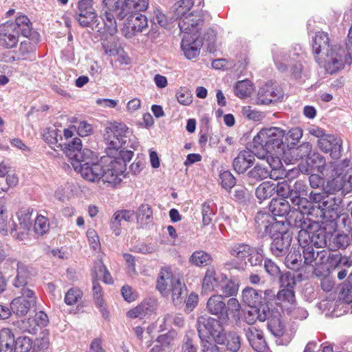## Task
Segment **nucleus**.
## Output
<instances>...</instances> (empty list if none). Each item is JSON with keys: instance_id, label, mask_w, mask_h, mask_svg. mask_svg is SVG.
<instances>
[{"instance_id": "obj_1", "label": "nucleus", "mask_w": 352, "mask_h": 352, "mask_svg": "<svg viewBox=\"0 0 352 352\" xmlns=\"http://www.w3.org/2000/svg\"><path fill=\"white\" fill-rule=\"evenodd\" d=\"M65 153L70 160L75 171L80 173L86 181L98 183L102 181L111 185L119 184V179L115 176L110 168L109 164L102 158L100 162H94V153L88 149H82V142L80 138H75L72 142L65 147Z\"/></svg>"}, {"instance_id": "obj_2", "label": "nucleus", "mask_w": 352, "mask_h": 352, "mask_svg": "<svg viewBox=\"0 0 352 352\" xmlns=\"http://www.w3.org/2000/svg\"><path fill=\"white\" fill-rule=\"evenodd\" d=\"M104 12L101 15L107 32L113 34L117 31L116 18L122 20L129 14L147 9L148 0H102Z\"/></svg>"}, {"instance_id": "obj_3", "label": "nucleus", "mask_w": 352, "mask_h": 352, "mask_svg": "<svg viewBox=\"0 0 352 352\" xmlns=\"http://www.w3.org/2000/svg\"><path fill=\"white\" fill-rule=\"evenodd\" d=\"M312 48L315 55H325V67L331 74L342 69L345 62H348L344 49L339 45L330 46L328 34L325 32H318L316 34Z\"/></svg>"}, {"instance_id": "obj_4", "label": "nucleus", "mask_w": 352, "mask_h": 352, "mask_svg": "<svg viewBox=\"0 0 352 352\" xmlns=\"http://www.w3.org/2000/svg\"><path fill=\"white\" fill-rule=\"evenodd\" d=\"M294 226L299 228L298 241L300 247L311 245L316 249L327 245V232L318 222L305 219L301 212H296Z\"/></svg>"}, {"instance_id": "obj_5", "label": "nucleus", "mask_w": 352, "mask_h": 352, "mask_svg": "<svg viewBox=\"0 0 352 352\" xmlns=\"http://www.w3.org/2000/svg\"><path fill=\"white\" fill-rule=\"evenodd\" d=\"M285 131L278 127H270L261 129L253 138V146L261 147V152L257 153L258 157H263L265 153H274L280 155L283 153V138Z\"/></svg>"}, {"instance_id": "obj_6", "label": "nucleus", "mask_w": 352, "mask_h": 352, "mask_svg": "<svg viewBox=\"0 0 352 352\" xmlns=\"http://www.w3.org/2000/svg\"><path fill=\"white\" fill-rule=\"evenodd\" d=\"M105 131L104 140L107 145L108 155H113V152L118 151L126 144V147L133 148L137 146L136 142H133L129 145L131 132L124 124L113 123L107 127Z\"/></svg>"}, {"instance_id": "obj_7", "label": "nucleus", "mask_w": 352, "mask_h": 352, "mask_svg": "<svg viewBox=\"0 0 352 352\" xmlns=\"http://www.w3.org/2000/svg\"><path fill=\"white\" fill-rule=\"evenodd\" d=\"M221 320L209 316H201L197 318V328L201 340L212 339L215 343L223 342V334L226 331Z\"/></svg>"}, {"instance_id": "obj_8", "label": "nucleus", "mask_w": 352, "mask_h": 352, "mask_svg": "<svg viewBox=\"0 0 352 352\" xmlns=\"http://www.w3.org/2000/svg\"><path fill=\"white\" fill-rule=\"evenodd\" d=\"M350 160H345L342 164H338L335 169L336 177L327 182L324 188L327 191L335 193L341 190L340 195L347 193L352 188V169L344 168L349 166Z\"/></svg>"}, {"instance_id": "obj_9", "label": "nucleus", "mask_w": 352, "mask_h": 352, "mask_svg": "<svg viewBox=\"0 0 352 352\" xmlns=\"http://www.w3.org/2000/svg\"><path fill=\"white\" fill-rule=\"evenodd\" d=\"M93 6L92 0H79L74 18L81 27L98 28V14Z\"/></svg>"}, {"instance_id": "obj_10", "label": "nucleus", "mask_w": 352, "mask_h": 352, "mask_svg": "<svg viewBox=\"0 0 352 352\" xmlns=\"http://www.w3.org/2000/svg\"><path fill=\"white\" fill-rule=\"evenodd\" d=\"M21 294L12 301L10 306L14 314L23 316L36 306V298L34 292L28 287H22Z\"/></svg>"}, {"instance_id": "obj_11", "label": "nucleus", "mask_w": 352, "mask_h": 352, "mask_svg": "<svg viewBox=\"0 0 352 352\" xmlns=\"http://www.w3.org/2000/svg\"><path fill=\"white\" fill-rule=\"evenodd\" d=\"M115 153V156L108 155L104 162L109 164L110 168L109 170H112L113 175L117 176L120 184L122 181L121 177L123 176L126 170V162L132 159L133 152L129 150H124L122 148Z\"/></svg>"}, {"instance_id": "obj_12", "label": "nucleus", "mask_w": 352, "mask_h": 352, "mask_svg": "<svg viewBox=\"0 0 352 352\" xmlns=\"http://www.w3.org/2000/svg\"><path fill=\"white\" fill-rule=\"evenodd\" d=\"M204 16L201 12H190L179 20L178 25L183 36L190 34L192 37H200L199 31L204 25Z\"/></svg>"}, {"instance_id": "obj_13", "label": "nucleus", "mask_w": 352, "mask_h": 352, "mask_svg": "<svg viewBox=\"0 0 352 352\" xmlns=\"http://www.w3.org/2000/svg\"><path fill=\"white\" fill-rule=\"evenodd\" d=\"M122 28V34L128 38H131L139 32H143L148 28L147 18L139 13L129 14Z\"/></svg>"}, {"instance_id": "obj_14", "label": "nucleus", "mask_w": 352, "mask_h": 352, "mask_svg": "<svg viewBox=\"0 0 352 352\" xmlns=\"http://www.w3.org/2000/svg\"><path fill=\"white\" fill-rule=\"evenodd\" d=\"M301 250L304 264L311 266L314 270L327 263L329 256V250L324 249L316 250L311 245L301 247Z\"/></svg>"}, {"instance_id": "obj_15", "label": "nucleus", "mask_w": 352, "mask_h": 352, "mask_svg": "<svg viewBox=\"0 0 352 352\" xmlns=\"http://www.w3.org/2000/svg\"><path fill=\"white\" fill-rule=\"evenodd\" d=\"M284 96L283 89L274 83H266L261 87L257 95V104H269L280 101Z\"/></svg>"}, {"instance_id": "obj_16", "label": "nucleus", "mask_w": 352, "mask_h": 352, "mask_svg": "<svg viewBox=\"0 0 352 352\" xmlns=\"http://www.w3.org/2000/svg\"><path fill=\"white\" fill-rule=\"evenodd\" d=\"M254 221L255 229L261 237L270 234L272 231L276 232L280 226L279 222L269 212H257Z\"/></svg>"}, {"instance_id": "obj_17", "label": "nucleus", "mask_w": 352, "mask_h": 352, "mask_svg": "<svg viewBox=\"0 0 352 352\" xmlns=\"http://www.w3.org/2000/svg\"><path fill=\"white\" fill-rule=\"evenodd\" d=\"M342 141L340 138L333 135H326L318 140V146L321 151L329 153L333 159H338L342 155Z\"/></svg>"}, {"instance_id": "obj_18", "label": "nucleus", "mask_w": 352, "mask_h": 352, "mask_svg": "<svg viewBox=\"0 0 352 352\" xmlns=\"http://www.w3.org/2000/svg\"><path fill=\"white\" fill-rule=\"evenodd\" d=\"M273 239L270 250L272 253L278 257L284 256L290 246L292 237L288 232H278L272 234L271 236Z\"/></svg>"}, {"instance_id": "obj_19", "label": "nucleus", "mask_w": 352, "mask_h": 352, "mask_svg": "<svg viewBox=\"0 0 352 352\" xmlns=\"http://www.w3.org/2000/svg\"><path fill=\"white\" fill-rule=\"evenodd\" d=\"M202 45L203 41L200 37H192L190 34L183 36L181 47L188 59H192L197 56Z\"/></svg>"}, {"instance_id": "obj_20", "label": "nucleus", "mask_w": 352, "mask_h": 352, "mask_svg": "<svg viewBox=\"0 0 352 352\" xmlns=\"http://www.w3.org/2000/svg\"><path fill=\"white\" fill-rule=\"evenodd\" d=\"M208 312L218 317L222 322H227V312H226V302L222 295L211 296L206 303Z\"/></svg>"}, {"instance_id": "obj_21", "label": "nucleus", "mask_w": 352, "mask_h": 352, "mask_svg": "<svg viewBox=\"0 0 352 352\" xmlns=\"http://www.w3.org/2000/svg\"><path fill=\"white\" fill-rule=\"evenodd\" d=\"M8 22L0 25V45L10 49L16 47L19 41V30H14Z\"/></svg>"}, {"instance_id": "obj_22", "label": "nucleus", "mask_w": 352, "mask_h": 352, "mask_svg": "<svg viewBox=\"0 0 352 352\" xmlns=\"http://www.w3.org/2000/svg\"><path fill=\"white\" fill-rule=\"evenodd\" d=\"M263 291L256 290L252 287H246L242 292L243 302L250 307L263 309V307H267L263 304L262 296Z\"/></svg>"}, {"instance_id": "obj_23", "label": "nucleus", "mask_w": 352, "mask_h": 352, "mask_svg": "<svg viewBox=\"0 0 352 352\" xmlns=\"http://www.w3.org/2000/svg\"><path fill=\"white\" fill-rule=\"evenodd\" d=\"M255 155L257 156V154L250 150L241 151L238 156L234 159V169L239 174L244 173L253 164Z\"/></svg>"}, {"instance_id": "obj_24", "label": "nucleus", "mask_w": 352, "mask_h": 352, "mask_svg": "<svg viewBox=\"0 0 352 352\" xmlns=\"http://www.w3.org/2000/svg\"><path fill=\"white\" fill-rule=\"evenodd\" d=\"M177 280L178 278L173 277L169 267L162 268L157 280V289L163 295H168L170 292V288L173 285V283H175V280Z\"/></svg>"}, {"instance_id": "obj_25", "label": "nucleus", "mask_w": 352, "mask_h": 352, "mask_svg": "<svg viewBox=\"0 0 352 352\" xmlns=\"http://www.w3.org/2000/svg\"><path fill=\"white\" fill-rule=\"evenodd\" d=\"M155 310V303L152 300L143 301L133 309H130L126 316L128 318H140L151 315Z\"/></svg>"}, {"instance_id": "obj_26", "label": "nucleus", "mask_w": 352, "mask_h": 352, "mask_svg": "<svg viewBox=\"0 0 352 352\" xmlns=\"http://www.w3.org/2000/svg\"><path fill=\"white\" fill-rule=\"evenodd\" d=\"M43 138L54 150H56V148H60L63 149L64 152L65 146L72 142L71 141L67 143L62 142L63 137L61 131L58 129H47L43 134Z\"/></svg>"}, {"instance_id": "obj_27", "label": "nucleus", "mask_w": 352, "mask_h": 352, "mask_svg": "<svg viewBox=\"0 0 352 352\" xmlns=\"http://www.w3.org/2000/svg\"><path fill=\"white\" fill-rule=\"evenodd\" d=\"M219 279L213 267H208L202 282V289L205 292L215 291L219 285Z\"/></svg>"}, {"instance_id": "obj_28", "label": "nucleus", "mask_w": 352, "mask_h": 352, "mask_svg": "<svg viewBox=\"0 0 352 352\" xmlns=\"http://www.w3.org/2000/svg\"><path fill=\"white\" fill-rule=\"evenodd\" d=\"M270 311L268 307H263V309L250 307L244 315V320L248 324H254L257 320L265 321L270 316Z\"/></svg>"}, {"instance_id": "obj_29", "label": "nucleus", "mask_w": 352, "mask_h": 352, "mask_svg": "<svg viewBox=\"0 0 352 352\" xmlns=\"http://www.w3.org/2000/svg\"><path fill=\"white\" fill-rule=\"evenodd\" d=\"M290 208L289 201L284 198H274L269 206L272 214L280 217L289 214Z\"/></svg>"}, {"instance_id": "obj_30", "label": "nucleus", "mask_w": 352, "mask_h": 352, "mask_svg": "<svg viewBox=\"0 0 352 352\" xmlns=\"http://www.w3.org/2000/svg\"><path fill=\"white\" fill-rule=\"evenodd\" d=\"M175 325L177 327H182L184 325V319L182 314L176 313H168L166 314L162 323L160 324L159 329L160 331H165L172 325Z\"/></svg>"}, {"instance_id": "obj_31", "label": "nucleus", "mask_w": 352, "mask_h": 352, "mask_svg": "<svg viewBox=\"0 0 352 352\" xmlns=\"http://www.w3.org/2000/svg\"><path fill=\"white\" fill-rule=\"evenodd\" d=\"M267 320H268L267 328L276 337H281L285 332V325L280 320V314L278 313L270 314Z\"/></svg>"}, {"instance_id": "obj_32", "label": "nucleus", "mask_w": 352, "mask_h": 352, "mask_svg": "<svg viewBox=\"0 0 352 352\" xmlns=\"http://www.w3.org/2000/svg\"><path fill=\"white\" fill-rule=\"evenodd\" d=\"M223 342L217 343L218 344L225 345L228 350L232 352H236L241 347V338L234 331H225L223 334Z\"/></svg>"}, {"instance_id": "obj_33", "label": "nucleus", "mask_w": 352, "mask_h": 352, "mask_svg": "<svg viewBox=\"0 0 352 352\" xmlns=\"http://www.w3.org/2000/svg\"><path fill=\"white\" fill-rule=\"evenodd\" d=\"M10 26L13 25L14 30H19L25 37H28L32 31V23L25 15L18 16L14 23H8Z\"/></svg>"}, {"instance_id": "obj_34", "label": "nucleus", "mask_w": 352, "mask_h": 352, "mask_svg": "<svg viewBox=\"0 0 352 352\" xmlns=\"http://www.w3.org/2000/svg\"><path fill=\"white\" fill-rule=\"evenodd\" d=\"M14 338L11 330L4 328L0 331V352H12Z\"/></svg>"}, {"instance_id": "obj_35", "label": "nucleus", "mask_w": 352, "mask_h": 352, "mask_svg": "<svg viewBox=\"0 0 352 352\" xmlns=\"http://www.w3.org/2000/svg\"><path fill=\"white\" fill-rule=\"evenodd\" d=\"M252 247L246 243H234L230 246V255L239 261H245L252 252Z\"/></svg>"}, {"instance_id": "obj_36", "label": "nucleus", "mask_w": 352, "mask_h": 352, "mask_svg": "<svg viewBox=\"0 0 352 352\" xmlns=\"http://www.w3.org/2000/svg\"><path fill=\"white\" fill-rule=\"evenodd\" d=\"M175 332L170 331L165 334L159 336L156 339L157 344L151 349V352H164L166 351L174 339Z\"/></svg>"}, {"instance_id": "obj_37", "label": "nucleus", "mask_w": 352, "mask_h": 352, "mask_svg": "<svg viewBox=\"0 0 352 352\" xmlns=\"http://www.w3.org/2000/svg\"><path fill=\"white\" fill-rule=\"evenodd\" d=\"M7 263H15L17 266V274L14 280V285L16 287H26L28 283V271L25 267L14 258H8Z\"/></svg>"}, {"instance_id": "obj_38", "label": "nucleus", "mask_w": 352, "mask_h": 352, "mask_svg": "<svg viewBox=\"0 0 352 352\" xmlns=\"http://www.w3.org/2000/svg\"><path fill=\"white\" fill-rule=\"evenodd\" d=\"M274 192V183L271 182H264L256 189V196L261 201L270 198Z\"/></svg>"}, {"instance_id": "obj_39", "label": "nucleus", "mask_w": 352, "mask_h": 352, "mask_svg": "<svg viewBox=\"0 0 352 352\" xmlns=\"http://www.w3.org/2000/svg\"><path fill=\"white\" fill-rule=\"evenodd\" d=\"M136 219L138 223L145 225L152 221L153 210L150 205L142 204L138 208L136 212Z\"/></svg>"}, {"instance_id": "obj_40", "label": "nucleus", "mask_w": 352, "mask_h": 352, "mask_svg": "<svg viewBox=\"0 0 352 352\" xmlns=\"http://www.w3.org/2000/svg\"><path fill=\"white\" fill-rule=\"evenodd\" d=\"M211 256L202 250L194 252L189 258L190 263L197 267H204L211 263Z\"/></svg>"}, {"instance_id": "obj_41", "label": "nucleus", "mask_w": 352, "mask_h": 352, "mask_svg": "<svg viewBox=\"0 0 352 352\" xmlns=\"http://www.w3.org/2000/svg\"><path fill=\"white\" fill-rule=\"evenodd\" d=\"M276 298L279 303H282L283 306L287 308L296 303L295 294L294 289L283 288L276 294Z\"/></svg>"}, {"instance_id": "obj_42", "label": "nucleus", "mask_w": 352, "mask_h": 352, "mask_svg": "<svg viewBox=\"0 0 352 352\" xmlns=\"http://www.w3.org/2000/svg\"><path fill=\"white\" fill-rule=\"evenodd\" d=\"M291 201L294 206H297V208L292 211L294 219L296 217V212H301L305 217V214H307L308 210L312 206L307 198L301 197V196L294 195L293 198H291Z\"/></svg>"}, {"instance_id": "obj_43", "label": "nucleus", "mask_w": 352, "mask_h": 352, "mask_svg": "<svg viewBox=\"0 0 352 352\" xmlns=\"http://www.w3.org/2000/svg\"><path fill=\"white\" fill-rule=\"evenodd\" d=\"M274 60L278 70L282 73L287 70V63H289V56L287 54L277 48L273 50Z\"/></svg>"}, {"instance_id": "obj_44", "label": "nucleus", "mask_w": 352, "mask_h": 352, "mask_svg": "<svg viewBox=\"0 0 352 352\" xmlns=\"http://www.w3.org/2000/svg\"><path fill=\"white\" fill-rule=\"evenodd\" d=\"M342 197L340 195H336L335 193L328 192L325 199L323 201L322 206L324 210L333 211L337 210L342 203Z\"/></svg>"}, {"instance_id": "obj_45", "label": "nucleus", "mask_w": 352, "mask_h": 352, "mask_svg": "<svg viewBox=\"0 0 352 352\" xmlns=\"http://www.w3.org/2000/svg\"><path fill=\"white\" fill-rule=\"evenodd\" d=\"M192 0H179L174 5L175 14L179 20L185 17L189 13L188 12L194 5Z\"/></svg>"}, {"instance_id": "obj_46", "label": "nucleus", "mask_w": 352, "mask_h": 352, "mask_svg": "<svg viewBox=\"0 0 352 352\" xmlns=\"http://www.w3.org/2000/svg\"><path fill=\"white\" fill-rule=\"evenodd\" d=\"M170 292H172L173 301L175 305L182 303L186 296L184 285L179 279L175 280V283L170 288Z\"/></svg>"}, {"instance_id": "obj_47", "label": "nucleus", "mask_w": 352, "mask_h": 352, "mask_svg": "<svg viewBox=\"0 0 352 352\" xmlns=\"http://www.w3.org/2000/svg\"><path fill=\"white\" fill-rule=\"evenodd\" d=\"M252 91V84L248 80L239 81L234 86V93L236 96L241 98L249 96Z\"/></svg>"}, {"instance_id": "obj_48", "label": "nucleus", "mask_w": 352, "mask_h": 352, "mask_svg": "<svg viewBox=\"0 0 352 352\" xmlns=\"http://www.w3.org/2000/svg\"><path fill=\"white\" fill-rule=\"evenodd\" d=\"M248 176L256 180H263L272 175L270 174V170L264 164H256L251 170L248 172Z\"/></svg>"}, {"instance_id": "obj_49", "label": "nucleus", "mask_w": 352, "mask_h": 352, "mask_svg": "<svg viewBox=\"0 0 352 352\" xmlns=\"http://www.w3.org/2000/svg\"><path fill=\"white\" fill-rule=\"evenodd\" d=\"M325 212L322 205L312 206L307 212V217H305V219L309 221H316L320 223L324 219Z\"/></svg>"}, {"instance_id": "obj_50", "label": "nucleus", "mask_w": 352, "mask_h": 352, "mask_svg": "<svg viewBox=\"0 0 352 352\" xmlns=\"http://www.w3.org/2000/svg\"><path fill=\"white\" fill-rule=\"evenodd\" d=\"M32 212L33 210L30 208H21L17 212L19 224L25 230H29L32 225Z\"/></svg>"}, {"instance_id": "obj_51", "label": "nucleus", "mask_w": 352, "mask_h": 352, "mask_svg": "<svg viewBox=\"0 0 352 352\" xmlns=\"http://www.w3.org/2000/svg\"><path fill=\"white\" fill-rule=\"evenodd\" d=\"M92 290L95 303L97 307L100 308L103 316H104L105 308L104 307L103 292L101 286L95 278L93 279Z\"/></svg>"}, {"instance_id": "obj_52", "label": "nucleus", "mask_w": 352, "mask_h": 352, "mask_svg": "<svg viewBox=\"0 0 352 352\" xmlns=\"http://www.w3.org/2000/svg\"><path fill=\"white\" fill-rule=\"evenodd\" d=\"M285 265L292 270L297 271L301 265V254L294 250L290 252L285 258Z\"/></svg>"}, {"instance_id": "obj_53", "label": "nucleus", "mask_w": 352, "mask_h": 352, "mask_svg": "<svg viewBox=\"0 0 352 352\" xmlns=\"http://www.w3.org/2000/svg\"><path fill=\"white\" fill-rule=\"evenodd\" d=\"M201 214L203 226H206L210 224L212 221V217L215 214L213 204L210 201H205L202 204Z\"/></svg>"}, {"instance_id": "obj_54", "label": "nucleus", "mask_w": 352, "mask_h": 352, "mask_svg": "<svg viewBox=\"0 0 352 352\" xmlns=\"http://www.w3.org/2000/svg\"><path fill=\"white\" fill-rule=\"evenodd\" d=\"M241 305L235 298H231L226 303V312H227V321L229 317L236 318L239 316Z\"/></svg>"}, {"instance_id": "obj_55", "label": "nucleus", "mask_w": 352, "mask_h": 352, "mask_svg": "<svg viewBox=\"0 0 352 352\" xmlns=\"http://www.w3.org/2000/svg\"><path fill=\"white\" fill-rule=\"evenodd\" d=\"M49 229L50 223L48 219L43 215H38L34 225V230L36 234L43 236L48 232Z\"/></svg>"}, {"instance_id": "obj_56", "label": "nucleus", "mask_w": 352, "mask_h": 352, "mask_svg": "<svg viewBox=\"0 0 352 352\" xmlns=\"http://www.w3.org/2000/svg\"><path fill=\"white\" fill-rule=\"evenodd\" d=\"M82 297V292L77 287L69 289L65 296V302L67 305H73L78 302Z\"/></svg>"}, {"instance_id": "obj_57", "label": "nucleus", "mask_w": 352, "mask_h": 352, "mask_svg": "<svg viewBox=\"0 0 352 352\" xmlns=\"http://www.w3.org/2000/svg\"><path fill=\"white\" fill-rule=\"evenodd\" d=\"M14 343V352H29L32 348L31 339L26 336L19 337Z\"/></svg>"}, {"instance_id": "obj_58", "label": "nucleus", "mask_w": 352, "mask_h": 352, "mask_svg": "<svg viewBox=\"0 0 352 352\" xmlns=\"http://www.w3.org/2000/svg\"><path fill=\"white\" fill-rule=\"evenodd\" d=\"M287 312L293 318L300 320L306 319L309 316L308 311L306 309L297 306L296 303L288 307L287 308Z\"/></svg>"}, {"instance_id": "obj_59", "label": "nucleus", "mask_w": 352, "mask_h": 352, "mask_svg": "<svg viewBox=\"0 0 352 352\" xmlns=\"http://www.w3.org/2000/svg\"><path fill=\"white\" fill-rule=\"evenodd\" d=\"M49 332L47 330H43L39 337L36 339L34 350L37 349L41 352L45 351L50 346Z\"/></svg>"}, {"instance_id": "obj_60", "label": "nucleus", "mask_w": 352, "mask_h": 352, "mask_svg": "<svg viewBox=\"0 0 352 352\" xmlns=\"http://www.w3.org/2000/svg\"><path fill=\"white\" fill-rule=\"evenodd\" d=\"M274 186L275 191L278 196L281 197V198H284L285 199L289 197L290 199L292 198V188L286 180L278 182L277 184L274 183Z\"/></svg>"}, {"instance_id": "obj_61", "label": "nucleus", "mask_w": 352, "mask_h": 352, "mask_svg": "<svg viewBox=\"0 0 352 352\" xmlns=\"http://www.w3.org/2000/svg\"><path fill=\"white\" fill-rule=\"evenodd\" d=\"M94 272L96 273V277L102 276L104 283L112 284L113 279L107 267L101 263L96 264L94 268Z\"/></svg>"}, {"instance_id": "obj_62", "label": "nucleus", "mask_w": 352, "mask_h": 352, "mask_svg": "<svg viewBox=\"0 0 352 352\" xmlns=\"http://www.w3.org/2000/svg\"><path fill=\"white\" fill-rule=\"evenodd\" d=\"M36 50L35 44L32 43L30 39L22 41L20 44L19 54L22 59H27L29 55L33 53Z\"/></svg>"}, {"instance_id": "obj_63", "label": "nucleus", "mask_w": 352, "mask_h": 352, "mask_svg": "<svg viewBox=\"0 0 352 352\" xmlns=\"http://www.w3.org/2000/svg\"><path fill=\"white\" fill-rule=\"evenodd\" d=\"M263 250L261 248H252V252L248 255V261L251 266H257L261 265L263 261V256L262 254Z\"/></svg>"}, {"instance_id": "obj_64", "label": "nucleus", "mask_w": 352, "mask_h": 352, "mask_svg": "<svg viewBox=\"0 0 352 352\" xmlns=\"http://www.w3.org/2000/svg\"><path fill=\"white\" fill-rule=\"evenodd\" d=\"M219 178L222 187L226 190H230L235 185V178L229 171L221 173Z\"/></svg>"}]
</instances>
